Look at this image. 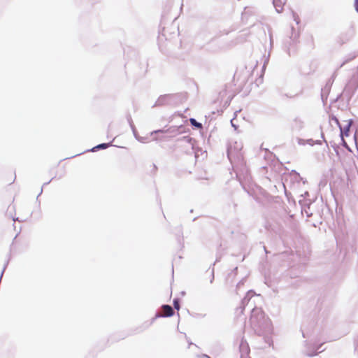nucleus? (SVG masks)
<instances>
[{"label":"nucleus","instance_id":"2","mask_svg":"<svg viewBox=\"0 0 358 358\" xmlns=\"http://www.w3.org/2000/svg\"><path fill=\"white\" fill-rule=\"evenodd\" d=\"M234 86H235V87L231 89V86L226 85V88H230V92H231V94L232 96H234L236 94L240 92L243 90V84L241 83V84L238 85V86H236V84H234ZM227 89H225V91H227Z\"/></svg>","mask_w":358,"mask_h":358},{"label":"nucleus","instance_id":"5","mask_svg":"<svg viewBox=\"0 0 358 358\" xmlns=\"http://www.w3.org/2000/svg\"><path fill=\"white\" fill-rule=\"evenodd\" d=\"M173 306H174V308L177 310H178L180 308V305H179V302L177 301V300H175L173 301Z\"/></svg>","mask_w":358,"mask_h":358},{"label":"nucleus","instance_id":"7","mask_svg":"<svg viewBox=\"0 0 358 358\" xmlns=\"http://www.w3.org/2000/svg\"><path fill=\"white\" fill-rule=\"evenodd\" d=\"M355 10L358 12V0H355Z\"/></svg>","mask_w":358,"mask_h":358},{"label":"nucleus","instance_id":"4","mask_svg":"<svg viewBox=\"0 0 358 358\" xmlns=\"http://www.w3.org/2000/svg\"><path fill=\"white\" fill-rule=\"evenodd\" d=\"M108 147V145L106 143H102V144H100L99 145H97L96 147H95L94 149L95 148H102V149H105Z\"/></svg>","mask_w":358,"mask_h":358},{"label":"nucleus","instance_id":"3","mask_svg":"<svg viewBox=\"0 0 358 358\" xmlns=\"http://www.w3.org/2000/svg\"><path fill=\"white\" fill-rule=\"evenodd\" d=\"M189 121H190V123H191L192 125H194V126H195V127H198V128H201V127H202L201 124V123L197 122L196 121V120H195V119H194V118H191V119L189 120Z\"/></svg>","mask_w":358,"mask_h":358},{"label":"nucleus","instance_id":"1","mask_svg":"<svg viewBox=\"0 0 358 358\" xmlns=\"http://www.w3.org/2000/svg\"><path fill=\"white\" fill-rule=\"evenodd\" d=\"M162 316H164V317H171L174 313L172 307L169 305H164V306H162Z\"/></svg>","mask_w":358,"mask_h":358},{"label":"nucleus","instance_id":"6","mask_svg":"<svg viewBox=\"0 0 358 358\" xmlns=\"http://www.w3.org/2000/svg\"><path fill=\"white\" fill-rule=\"evenodd\" d=\"M240 78V75L238 74L237 73H236L233 77V80H232V82L234 83L236 81V80H238Z\"/></svg>","mask_w":358,"mask_h":358}]
</instances>
